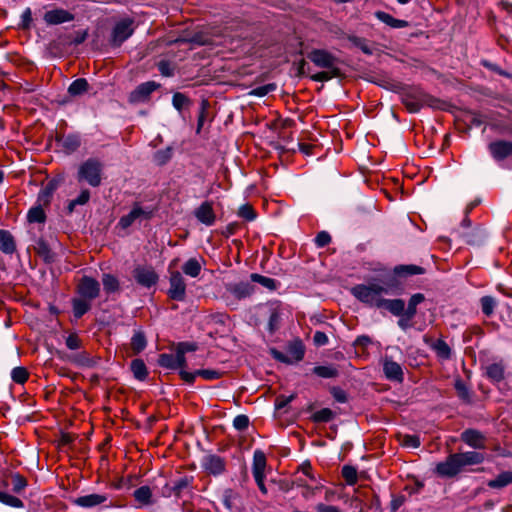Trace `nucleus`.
Masks as SVG:
<instances>
[{
	"instance_id": "64",
	"label": "nucleus",
	"mask_w": 512,
	"mask_h": 512,
	"mask_svg": "<svg viewBox=\"0 0 512 512\" xmlns=\"http://www.w3.org/2000/svg\"><path fill=\"white\" fill-rule=\"evenodd\" d=\"M66 346L70 350H77L81 347V340L76 334H70L66 338Z\"/></svg>"
},
{
	"instance_id": "35",
	"label": "nucleus",
	"mask_w": 512,
	"mask_h": 512,
	"mask_svg": "<svg viewBox=\"0 0 512 512\" xmlns=\"http://www.w3.org/2000/svg\"><path fill=\"white\" fill-rule=\"evenodd\" d=\"M425 300V297L421 293H416L411 296L408 302V306L405 309V316L413 318L417 312V306Z\"/></svg>"
},
{
	"instance_id": "37",
	"label": "nucleus",
	"mask_w": 512,
	"mask_h": 512,
	"mask_svg": "<svg viewBox=\"0 0 512 512\" xmlns=\"http://www.w3.org/2000/svg\"><path fill=\"white\" fill-rule=\"evenodd\" d=\"M487 376L494 382L504 379V367L500 363L490 364L486 369Z\"/></svg>"
},
{
	"instance_id": "44",
	"label": "nucleus",
	"mask_w": 512,
	"mask_h": 512,
	"mask_svg": "<svg viewBox=\"0 0 512 512\" xmlns=\"http://www.w3.org/2000/svg\"><path fill=\"white\" fill-rule=\"evenodd\" d=\"M209 107H210V104H209L208 100L202 99V101L200 103L199 114H198L197 130H196L197 133H200V131L204 125V122L208 117Z\"/></svg>"
},
{
	"instance_id": "32",
	"label": "nucleus",
	"mask_w": 512,
	"mask_h": 512,
	"mask_svg": "<svg viewBox=\"0 0 512 512\" xmlns=\"http://www.w3.org/2000/svg\"><path fill=\"white\" fill-rule=\"evenodd\" d=\"M61 145H62L63 149H65V151H67L68 153H72L80 147L81 140L78 135L70 134V135L64 136L61 139Z\"/></svg>"
},
{
	"instance_id": "33",
	"label": "nucleus",
	"mask_w": 512,
	"mask_h": 512,
	"mask_svg": "<svg viewBox=\"0 0 512 512\" xmlns=\"http://www.w3.org/2000/svg\"><path fill=\"white\" fill-rule=\"evenodd\" d=\"M287 353L292 362H298L304 357V347L300 341L288 345Z\"/></svg>"
},
{
	"instance_id": "11",
	"label": "nucleus",
	"mask_w": 512,
	"mask_h": 512,
	"mask_svg": "<svg viewBox=\"0 0 512 512\" xmlns=\"http://www.w3.org/2000/svg\"><path fill=\"white\" fill-rule=\"evenodd\" d=\"M158 363L161 367L168 369L186 370V358L182 356L181 350H177L175 354L163 353L159 356Z\"/></svg>"
},
{
	"instance_id": "15",
	"label": "nucleus",
	"mask_w": 512,
	"mask_h": 512,
	"mask_svg": "<svg viewBox=\"0 0 512 512\" xmlns=\"http://www.w3.org/2000/svg\"><path fill=\"white\" fill-rule=\"evenodd\" d=\"M204 469L213 475H220L225 470V462L218 455H206L202 460Z\"/></svg>"
},
{
	"instance_id": "8",
	"label": "nucleus",
	"mask_w": 512,
	"mask_h": 512,
	"mask_svg": "<svg viewBox=\"0 0 512 512\" xmlns=\"http://www.w3.org/2000/svg\"><path fill=\"white\" fill-rule=\"evenodd\" d=\"M160 87L155 81H147L138 85L129 95L131 103L146 102L150 95Z\"/></svg>"
},
{
	"instance_id": "29",
	"label": "nucleus",
	"mask_w": 512,
	"mask_h": 512,
	"mask_svg": "<svg viewBox=\"0 0 512 512\" xmlns=\"http://www.w3.org/2000/svg\"><path fill=\"white\" fill-rule=\"evenodd\" d=\"M510 484H512V471H504L487 483L488 487L493 489H501Z\"/></svg>"
},
{
	"instance_id": "9",
	"label": "nucleus",
	"mask_w": 512,
	"mask_h": 512,
	"mask_svg": "<svg viewBox=\"0 0 512 512\" xmlns=\"http://www.w3.org/2000/svg\"><path fill=\"white\" fill-rule=\"evenodd\" d=\"M151 215L152 212L150 210L143 209L141 206L136 204L127 215L120 218L118 225L123 229H127L136 222L149 219Z\"/></svg>"
},
{
	"instance_id": "19",
	"label": "nucleus",
	"mask_w": 512,
	"mask_h": 512,
	"mask_svg": "<svg viewBox=\"0 0 512 512\" xmlns=\"http://www.w3.org/2000/svg\"><path fill=\"white\" fill-rule=\"evenodd\" d=\"M44 20L46 23L51 25H57L64 22H68L73 20V16L66 10L63 9H55L51 11H47L44 15Z\"/></svg>"
},
{
	"instance_id": "22",
	"label": "nucleus",
	"mask_w": 512,
	"mask_h": 512,
	"mask_svg": "<svg viewBox=\"0 0 512 512\" xmlns=\"http://www.w3.org/2000/svg\"><path fill=\"white\" fill-rule=\"evenodd\" d=\"M425 342L430 345L431 349L436 353L438 358L447 360L451 357V348L444 340L438 339L436 341L430 342L428 339H425Z\"/></svg>"
},
{
	"instance_id": "58",
	"label": "nucleus",
	"mask_w": 512,
	"mask_h": 512,
	"mask_svg": "<svg viewBox=\"0 0 512 512\" xmlns=\"http://www.w3.org/2000/svg\"><path fill=\"white\" fill-rule=\"evenodd\" d=\"M296 476H306L310 482H316L319 479L312 473V467L310 463H303Z\"/></svg>"
},
{
	"instance_id": "47",
	"label": "nucleus",
	"mask_w": 512,
	"mask_h": 512,
	"mask_svg": "<svg viewBox=\"0 0 512 512\" xmlns=\"http://www.w3.org/2000/svg\"><path fill=\"white\" fill-rule=\"evenodd\" d=\"M27 218L30 223H43L46 216L44 210L40 206H37L29 210Z\"/></svg>"
},
{
	"instance_id": "53",
	"label": "nucleus",
	"mask_w": 512,
	"mask_h": 512,
	"mask_svg": "<svg viewBox=\"0 0 512 512\" xmlns=\"http://www.w3.org/2000/svg\"><path fill=\"white\" fill-rule=\"evenodd\" d=\"M251 279L254 282L260 283L264 287L273 290L276 288V281L272 278L262 276L256 273L251 274Z\"/></svg>"
},
{
	"instance_id": "55",
	"label": "nucleus",
	"mask_w": 512,
	"mask_h": 512,
	"mask_svg": "<svg viewBox=\"0 0 512 512\" xmlns=\"http://www.w3.org/2000/svg\"><path fill=\"white\" fill-rule=\"evenodd\" d=\"M274 90H276V84L269 83V84L254 88L253 90L250 91L249 94L253 95V96H257V97H263V96L269 94L270 92H273Z\"/></svg>"
},
{
	"instance_id": "63",
	"label": "nucleus",
	"mask_w": 512,
	"mask_h": 512,
	"mask_svg": "<svg viewBox=\"0 0 512 512\" xmlns=\"http://www.w3.org/2000/svg\"><path fill=\"white\" fill-rule=\"evenodd\" d=\"M331 242V236L326 231H321L315 238V243L318 247H325Z\"/></svg>"
},
{
	"instance_id": "54",
	"label": "nucleus",
	"mask_w": 512,
	"mask_h": 512,
	"mask_svg": "<svg viewBox=\"0 0 512 512\" xmlns=\"http://www.w3.org/2000/svg\"><path fill=\"white\" fill-rule=\"evenodd\" d=\"M342 476L349 485H353L357 481V470L352 466H344L342 468Z\"/></svg>"
},
{
	"instance_id": "16",
	"label": "nucleus",
	"mask_w": 512,
	"mask_h": 512,
	"mask_svg": "<svg viewBox=\"0 0 512 512\" xmlns=\"http://www.w3.org/2000/svg\"><path fill=\"white\" fill-rule=\"evenodd\" d=\"M107 499L108 497L105 494L93 493L77 497L76 499L73 500V503L79 507L93 508L105 503Z\"/></svg>"
},
{
	"instance_id": "42",
	"label": "nucleus",
	"mask_w": 512,
	"mask_h": 512,
	"mask_svg": "<svg viewBox=\"0 0 512 512\" xmlns=\"http://www.w3.org/2000/svg\"><path fill=\"white\" fill-rule=\"evenodd\" d=\"M314 374L321 378H335L338 376V370L332 366H316L313 369Z\"/></svg>"
},
{
	"instance_id": "13",
	"label": "nucleus",
	"mask_w": 512,
	"mask_h": 512,
	"mask_svg": "<svg viewBox=\"0 0 512 512\" xmlns=\"http://www.w3.org/2000/svg\"><path fill=\"white\" fill-rule=\"evenodd\" d=\"M221 375V372L215 369H199L194 372L187 370L180 371L181 378L189 384H192L197 376H201L206 380H215L219 379Z\"/></svg>"
},
{
	"instance_id": "17",
	"label": "nucleus",
	"mask_w": 512,
	"mask_h": 512,
	"mask_svg": "<svg viewBox=\"0 0 512 512\" xmlns=\"http://www.w3.org/2000/svg\"><path fill=\"white\" fill-rule=\"evenodd\" d=\"M226 290L237 299H243L250 296L254 291V286L247 281L230 283L226 285Z\"/></svg>"
},
{
	"instance_id": "28",
	"label": "nucleus",
	"mask_w": 512,
	"mask_h": 512,
	"mask_svg": "<svg viewBox=\"0 0 512 512\" xmlns=\"http://www.w3.org/2000/svg\"><path fill=\"white\" fill-rule=\"evenodd\" d=\"M134 499L142 506H148L153 504L152 501V490L149 486H141L137 488L133 493Z\"/></svg>"
},
{
	"instance_id": "45",
	"label": "nucleus",
	"mask_w": 512,
	"mask_h": 512,
	"mask_svg": "<svg viewBox=\"0 0 512 512\" xmlns=\"http://www.w3.org/2000/svg\"><path fill=\"white\" fill-rule=\"evenodd\" d=\"M90 199V192L84 189L80 192L76 199H73L68 204V211L72 213L77 205H85Z\"/></svg>"
},
{
	"instance_id": "10",
	"label": "nucleus",
	"mask_w": 512,
	"mask_h": 512,
	"mask_svg": "<svg viewBox=\"0 0 512 512\" xmlns=\"http://www.w3.org/2000/svg\"><path fill=\"white\" fill-rule=\"evenodd\" d=\"M78 293L81 298L91 301L98 297L100 293V284L97 280L84 276L78 284Z\"/></svg>"
},
{
	"instance_id": "38",
	"label": "nucleus",
	"mask_w": 512,
	"mask_h": 512,
	"mask_svg": "<svg viewBox=\"0 0 512 512\" xmlns=\"http://www.w3.org/2000/svg\"><path fill=\"white\" fill-rule=\"evenodd\" d=\"M324 71L318 72L311 76V78L314 81L318 82H325L329 81L332 78L339 77L340 76V69L339 68H324Z\"/></svg>"
},
{
	"instance_id": "39",
	"label": "nucleus",
	"mask_w": 512,
	"mask_h": 512,
	"mask_svg": "<svg viewBox=\"0 0 512 512\" xmlns=\"http://www.w3.org/2000/svg\"><path fill=\"white\" fill-rule=\"evenodd\" d=\"M131 371L138 380H145L147 377V368L141 359H135L131 362Z\"/></svg>"
},
{
	"instance_id": "18",
	"label": "nucleus",
	"mask_w": 512,
	"mask_h": 512,
	"mask_svg": "<svg viewBox=\"0 0 512 512\" xmlns=\"http://www.w3.org/2000/svg\"><path fill=\"white\" fill-rule=\"evenodd\" d=\"M461 439L467 445L474 449H483L485 448V438L483 434L474 429H467L461 434Z\"/></svg>"
},
{
	"instance_id": "24",
	"label": "nucleus",
	"mask_w": 512,
	"mask_h": 512,
	"mask_svg": "<svg viewBox=\"0 0 512 512\" xmlns=\"http://www.w3.org/2000/svg\"><path fill=\"white\" fill-rule=\"evenodd\" d=\"M266 468V457L265 454L256 450L253 455V465H252V473L254 478H260L261 476H265L264 471Z\"/></svg>"
},
{
	"instance_id": "56",
	"label": "nucleus",
	"mask_w": 512,
	"mask_h": 512,
	"mask_svg": "<svg viewBox=\"0 0 512 512\" xmlns=\"http://www.w3.org/2000/svg\"><path fill=\"white\" fill-rule=\"evenodd\" d=\"M496 306V302L494 300V298L490 297V296H484L481 298V308H482V312L489 316L493 313L494 311V308Z\"/></svg>"
},
{
	"instance_id": "25",
	"label": "nucleus",
	"mask_w": 512,
	"mask_h": 512,
	"mask_svg": "<svg viewBox=\"0 0 512 512\" xmlns=\"http://www.w3.org/2000/svg\"><path fill=\"white\" fill-rule=\"evenodd\" d=\"M374 15L379 21L385 23L386 25L390 26L391 28L400 29V28H405L408 26L407 21L401 20V19H396L392 15H390L384 11H376Z\"/></svg>"
},
{
	"instance_id": "62",
	"label": "nucleus",
	"mask_w": 512,
	"mask_h": 512,
	"mask_svg": "<svg viewBox=\"0 0 512 512\" xmlns=\"http://www.w3.org/2000/svg\"><path fill=\"white\" fill-rule=\"evenodd\" d=\"M402 444L408 448H418L420 446V439L416 435H405Z\"/></svg>"
},
{
	"instance_id": "36",
	"label": "nucleus",
	"mask_w": 512,
	"mask_h": 512,
	"mask_svg": "<svg viewBox=\"0 0 512 512\" xmlns=\"http://www.w3.org/2000/svg\"><path fill=\"white\" fill-rule=\"evenodd\" d=\"M147 341L142 331H136L131 338V348L135 354L140 353L146 348Z\"/></svg>"
},
{
	"instance_id": "1",
	"label": "nucleus",
	"mask_w": 512,
	"mask_h": 512,
	"mask_svg": "<svg viewBox=\"0 0 512 512\" xmlns=\"http://www.w3.org/2000/svg\"><path fill=\"white\" fill-rule=\"evenodd\" d=\"M484 458V454L475 451L453 453L436 464L435 472L441 477L452 478L462 472L466 466L482 463Z\"/></svg>"
},
{
	"instance_id": "41",
	"label": "nucleus",
	"mask_w": 512,
	"mask_h": 512,
	"mask_svg": "<svg viewBox=\"0 0 512 512\" xmlns=\"http://www.w3.org/2000/svg\"><path fill=\"white\" fill-rule=\"evenodd\" d=\"M191 104V100L183 93L176 92L172 97V105L173 107L181 112L184 108L188 107Z\"/></svg>"
},
{
	"instance_id": "7",
	"label": "nucleus",
	"mask_w": 512,
	"mask_h": 512,
	"mask_svg": "<svg viewBox=\"0 0 512 512\" xmlns=\"http://www.w3.org/2000/svg\"><path fill=\"white\" fill-rule=\"evenodd\" d=\"M402 102L411 113L418 112L425 105H432L429 96L419 89L405 94Z\"/></svg>"
},
{
	"instance_id": "2",
	"label": "nucleus",
	"mask_w": 512,
	"mask_h": 512,
	"mask_svg": "<svg viewBox=\"0 0 512 512\" xmlns=\"http://www.w3.org/2000/svg\"><path fill=\"white\" fill-rule=\"evenodd\" d=\"M103 164L96 158L82 162L77 171L78 182H85L92 187L100 186L102 182Z\"/></svg>"
},
{
	"instance_id": "30",
	"label": "nucleus",
	"mask_w": 512,
	"mask_h": 512,
	"mask_svg": "<svg viewBox=\"0 0 512 512\" xmlns=\"http://www.w3.org/2000/svg\"><path fill=\"white\" fill-rule=\"evenodd\" d=\"M0 250L6 254H11L15 251L13 237L8 231L0 230Z\"/></svg>"
},
{
	"instance_id": "6",
	"label": "nucleus",
	"mask_w": 512,
	"mask_h": 512,
	"mask_svg": "<svg viewBox=\"0 0 512 512\" xmlns=\"http://www.w3.org/2000/svg\"><path fill=\"white\" fill-rule=\"evenodd\" d=\"M134 32L133 20L124 18L116 23L111 34V43L113 46H120Z\"/></svg>"
},
{
	"instance_id": "3",
	"label": "nucleus",
	"mask_w": 512,
	"mask_h": 512,
	"mask_svg": "<svg viewBox=\"0 0 512 512\" xmlns=\"http://www.w3.org/2000/svg\"><path fill=\"white\" fill-rule=\"evenodd\" d=\"M387 289L379 284L357 285L352 289V294L361 302L372 307L381 308L384 300L383 294Z\"/></svg>"
},
{
	"instance_id": "60",
	"label": "nucleus",
	"mask_w": 512,
	"mask_h": 512,
	"mask_svg": "<svg viewBox=\"0 0 512 512\" xmlns=\"http://www.w3.org/2000/svg\"><path fill=\"white\" fill-rule=\"evenodd\" d=\"M190 480L187 477L180 478L173 485L172 488L174 495L179 496L180 493L189 486Z\"/></svg>"
},
{
	"instance_id": "46",
	"label": "nucleus",
	"mask_w": 512,
	"mask_h": 512,
	"mask_svg": "<svg viewBox=\"0 0 512 512\" xmlns=\"http://www.w3.org/2000/svg\"><path fill=\"white\" fill-rule=\"evenodd\" d=\"M0 502L14 508H23L24 504L19 498L0 491Z\"/></svg>"
},
{
	"instance_id": "52",
	"label": "nucleus",
	"mask_w": 512,
	"mask_h": 512,
	"mask_svg": "<svg viewBox=\"0 0 512 512\" xmlns=\"http://www.w3.org/2000/svg\"><path fill=\"white\" fill-rule=\"evenodd\" d=\"M349 41L359 49H361L365 54L371 55L373 54V49L369 46L368 42L360 37L351 36L349 37Z\"/></svg>"
},
{
	"instance_id": "34",
	"label": "nucleus",
	"mask_w": 512,
	"mask_h": 512,
	"mask_svg": "<svg viewBox=\"0 0 512 512\" xmlns=\"http://www.w3.org/2000/svg\"><path fill=\"white\" fill-rule=\"evenodd\" d=\"M73 314L75 318H81L91 308L90 301L84 298L73 299Z\"/></svg>"
},
{
	"instance_id": "20",
	"label": "nucleus",
	"mask_w": 512,
	"mask_h": 512,
	"mask_svg": "<svg viewBox=\"0 0 512 512\" xmlns=\"http://www.w3.org/2000/svg\"><path fill=\"white\" fill-rule=\"evenodd\" d=\"M195 217L203 224L211 226L215 222V214L210 203H202L195 211Z\"/></svg>"
},
{
	"instance_id": "61",
	"label": "nucleus",
	"mask_w": 512,
	"mask_h": 512,
	"mask_svg": "<svg viewBox=\"0 0 512 512\" xmlns=\"http://www.w3.org/2000/svg\"><path fill=\"white\" fill-rule=\"evenodd\" d=\"M239 216L247 221H253L256 217V214L251 206L243 205L239 209Z\"/></svg>"
},
{
	"instance_id": "4",
	"label": "nucleus",
	"mask_w": 512,
	"mask_h": 512,
	"mask_svg": "<svg viewBox=\"0 0 512 512\" xmlns=\"http://www.w3.org/2000/svg\"><path fill=\"white\" fill-rule=\"evenodd\" d=\"M175 263L176 260L169 265V289L167 295L172 300L183 302L186 299V282L179 271L171 270V266Z\"/></svg>"
},
{
	"instance_id": "40",
	"label": "nucleus",
	"mask_w": 512,
	"mask_h": 512,
	"mask_svg": "<svg viewBox=\"0 0 512 512\" xmlns=\"http://www.w3.org/2000/svg\"><path fill=\"white\" fill-rule=\"evenodd\" d=\"M394 272L399 276L417 275L423 273V268L417 265H399L394 268Z\"/></svg>"
},
{
	"instance_id": "31",
	"label": "nucleus",
	"mask_w": 512,
	"mask_h": 512,
	"mask_svg": "<svg viewBox=\"0 0 512 512\" xmlns=\"http://www.w3.org/2000/svg\"><path fill=\"white\" fill-rule=\"evenodd\" d=\"M89 84L85 78H78L74 80L68 87V93L71 96H79L88 91Z\"/></svg>"
},
{
	"instance_id": "12",
	"label": "nucleus",
	"mask_w": 512,
	"mask_h": 512,
	"mask_svg": "<svg viewBox=\"0 0 512 512\" xmlns=\"http://www.w3.org/2000/svg\"><path fill=\"white\" fill-rule=\"evenodd\" d=\"M308 58L318 67L320 68H338L336 66L337 59L331 53L321 50L315 49L312 50L308 54Z\"/></svg>"
},
{
	"instance_id": "51",
	"label": "nucleus",
	"mask_w": 512,
	"mask_h": 512,
	"mask_svg": "<svg viewBox=\"0 0 512 512\" xmlns=\"http://www.w3.org/2000/svg\"><path fill=\"white\" fill-rule=\"evenodd\" d=\"M334 417V413L329 408H323L321 410L316 411L312 415V420L314 422L320 423V422H329Z\"/></svg>"
},
{
	"instance_id": "21",
	"label": "nucleus",
	"mask_w": 512,
	"mask_h": 512,
	"mask_svg": "<svg viewBox=\"0 0 512 512\" xmlns=\"http://www.w3.org/2000/svg\"><path fill=\"white\" fill-rule=\"evenodd\" d=\"M383 371L385 376L390 380L401 381L403 379V371L400 364L391 359H385Z\"/></svg>"
},
{
	"instance_id": "23",
	"label": "nucleus",
	"mask_w": 512,
	"mask_h": 512,
	"mask_svg": "<svg viewBox=\"0 0 512 512\" xmlns=\"http://www.w3.org/2000/svg\"><path fill=\"white\" fill-rule=\"evenodd\" d=\"M381 308H385L395 316H405V302L402 299H384Z\"/></svg>"
},
{
	"instance_id": "14",
	"label": "nucleus",
	"mask_w": 512,
	"mask_h": 512,
	"mask_svg": "<svg viewBox=\"0 0 512 512\" xmlns=\"http://www.w3.org/2000/svg\"><path fill=\"white\" fill-rule=\"evenodd\" d=\"M492 157L497 160H503L512 154V142L499 140L491 142L488 146Z\"/></svg>"
},
{
	"instance_id": "49",
	"label": "nucleus",
	"mask_w": 512,
	"mask_h": 512,
	"mask_svg": "<svg viewBox=\"0 0 512 512\" xmlns=\"http://www.w3.org/2000/svg\"><path fill=\"white\" fill-rule=\"evenodd\" d=\"M302 489L303 490L301 494L303 498H305L306 500H310L313 497H315L319 490L322 489V484L321 481L318 480L316 482H311L308 487H303Z\"/></svg>"
},
{
	"instance_id": "43",
	"label": "nucleus",
	"mask_w": 512,
	"mask_h": 512,
	"mask_svg": "<svg viewBox=\"0 0 512 512\" xmlns=\"http://www.w3.org/2000/svg\"><path fill=\"white\" fill-rule=\"evenodd\" d=\"M102 283L104 290L107 293H113L119 289L118 279L111 274H104L102 277Z\"/></svg>"
},
{
	"instance_id": "59",
	"label": "nucleus",
	"mask_w": 512,
	"mask_h": 512,
	"mask_svg": "<svg viewBox=\"0 0 512 512\" xmlns=\"http://www.w3.org/2000/svg\"><path fill=\"white\" fill-rule=\"evenodd\" d=\"M233 426L239 431L245 430L249 426V418L243 414L237 415L233 420Z\"/></svg>"
},
{
	"instance_id": "50",
	"label": "nucleus",
	"mask_w": 512,
	"mask_h": 512,
	"mask_svg": "<svg viewBox=\"0 0 512 512\" xmlns=\"http://www.w3.org/2000/svg\"><path fill=\"white\" fill-rule=\"evenodd\" d=\"M28 377V371L24 367H15L11 371V378L17 384H24Z\"/></svg>"
},
{
	"instance_id": "26",
	"label": "nucleus",
	"mask_w": 512,
	"mask_h": 512,
	"mask_svg": "<svg viewBox=\"0 0 512 512\" xmlns=\"http://www.w3.org/2000/svg\"><path fill=\"white\" fill-rule=\"evenodd\" d=\"M283 315L284 312L280 305H276L271 308V313L268 320V330L270 333H273L279 329Z\"/></svg>"
},
{
	"instance_id": "57",
	"label": "nucleus",
	"mask_w": 512,
	"mask_h": 512,
	"mask_svg": "<svg viewBox=\"0 0 512 512\" xmlns=\"http://www.w3.org/2000/svg\"><path fill=\"white\" fill-rule=\"evenodd\" d=\"M12 489L15 493H20L26 486V479L21 476L19 473H15L12 475Z\"/></svg>"
},
{
	"instance_id": "48",
	"label": "nucleus",
	"mask_w": 512,
	"mask_h": 512,
	"mask_svg": "<svg viewBox=\"0 0 512 512\" xmlns=\"http://www.w3.org/2000/svg\"><path fill=\"white\" fill-rule=\"evenodd\" d=\"M172 157V148L167 147L165 149H161L155 152L153 159L157 165L166 164Z\"/></svg>"
},
{
	"instance_id": "27",
	"label": "nucleus",
	"mask_w": 512,
	"mask_h": 512,
	"mask_svg": "<svg viewBox=\"0 0 512 512\" xmlns=\"http://www.w3.org/2000/svg\"><path fill=\"white\" fill-rule=\"evenodd\" d=\"M202 270V263L200 259L190 258L182 266V271L185 275L196 278Z\"/></svg>"
},
{
	"instance_id": "5",
	"label": "nucleus",
	"mask_w": 512,
	"mask_h": 512,
	"mask_svg": "<svg viewBox=\"0 0 512 512\" xmlns=\"http://www.w3.org/2000/svg\"><path fill=\"white\" fill-rule=\"evenodd\" d=\"M132 274L135 281L145 288L154 286L159 280V275L150 265H138L134 268Z\"/></svg>"
}]
</instances>
